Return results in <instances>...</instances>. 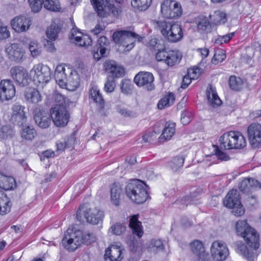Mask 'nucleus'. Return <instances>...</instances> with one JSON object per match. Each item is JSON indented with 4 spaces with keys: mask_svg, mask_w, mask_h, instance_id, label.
Instances as JSON below:
<instances>
[{
    "mask_svg": "<svg viewBox=\"0 0 261 261\" xmlns=\"http://www.w3.org/2000/svg\"><path fill=\"white\" fill-rule=\"evenodd\" d=\"M236 231L238 236L244 239L249 248L242 242L235 243L236 251L247 261H255L258 254L257 249L259 246V235L251 227L246 220H239L236 224Z\"/></svg>",
    "mask_w": 261,
    "mask_h": 261,
    "instance_id": "obj_1",
    "label": "nucleus"
},
{
    "mask_svg": "<svg viewBox=\"0 0 261 261\" xmlns=\"http://www.w3.org/2000/svg\"><path fill=\"white\" fill-rule=\"evenodd\" d=\"M79 72H80L79 67L76 70H73L69 67L65 68L63 65H59L55 72L56 83L61 88L74 91L80 85Z\"/></svg>",
    "mask_w": 261,
    "mask_h": 261,
    "instance_id": "obj_2",
    "label": "nucleus"
},
{
    "mask_svg": "<svg viewBox=\"0 0 261 261\" xmlns=\"http://www.w3.org/2000/svg\"><path fill=\"white\" fill-rule=\"evenodd\" d=\"M95 237L93 233L81 230L73 231L68 228L62 239L63 246L70 251H74L81 244H91L95 242Z\"/></svg>",
    "mask_w": 261,
    "mask_h": 261,
    "instance_id": "obj_3",
    "label": "nucleus"
},
{
    "mask_svg": "<svg viewBox=\"0 0 261 261\" xmlns=\"http://www.w3.org/2000/svg\"><path fill=\"white\" fill-rule=\"evenodd\" d=\"M97 15L101 18L110 15L117 17L122 11V0H116L115 3H111L108 0H90Z\"/></svg>",
    "mask_w": 261,
    "mask_h": 261,
    "instance_id": "obj_4",
    "label": "nucleus"
},
{
    "mask_svg": "<svg viewBox=\"0 0 261 261\" xmlns=\"http://www.w3.org/2000/svg\"><path fill=\"white\" fill-rule=\"evenodd\" d=\"M142 39V37L135 33L127 30L117 31L113 35V39L119 45V49L124 53L129 51L134 47L136 40L141 41Z\"/></svg>",
    "mask_w": 261,
    "mask_h": 261,
    "instance_id": "obj_5",
    "label": "nucleus"
},
{
    "mask_svg": "<svg viewBox=\"0 0 261 261\" xmlns=\"http://www.w3.org/2000/svg\"><path fill=\"white\" fill-rule=\"evenodd\" d=\"M147 189L148 187L144 182L136 179L127 184L125 193L133 202L140 204L144 202L148 196Z\"/></svg>",
    "mask_w": 261,
    "mask_h": 261,
    "instance_id": "obj_6",
    "label": "nucleus"
},
{
    "mask_svg": "<svg viewBox=\"0 0 261 261\" xmlns=\"http://www.w3.org/2000/svg\"><path fill=\"white\" fill-rule=\"evenodd\" d=\"M220 147L224 149H242L246 146V140L241 133L229 131L219 138Z\"/></svg>",
    "mask_w": 261,
    "mask_h": 261,
    "instance_id": "obj_7",
    "label": "nucleus"
},
{
    "mask_svg": "<svg viewBox=\"0 0 261 261\" xmlns=\"http://www.w3.org/2000/svg\"><path fill=\"white\" fill-rule=\"evenodd\" d=\"M103 213L97 207L89 208L85 205H81L76 212V218L80 221L84 219L90 224L96 225L101 222Z\"/></svg>",
    "mask_w": 261,
    "mask_h": 261,
    "instance_id": "obj_8",
    "label": "nucleus"
},
{
    "mask_svg": "<svg viewBox=\"0 0 261 261\" xmlns=\"http://www.w3.org/2000/svg\"><path fill=\"white\" fill-rule=\"evenodd\" d=\"M51 75L50 68L46 65L40 63L34 65L29 73L30 77L33 81L35 84L42 86L50 81Z\"/></svg>",
    "mask_w": 261,
    "mask_h": 261,
    "instance_id": "obj_9",
    "label": "nucleus"
},
{
    "mask_svg": "<svg viewBox=\"0 0 261 261\" xmlns=\"http://www.w3.org/2000/svg\"><path fill=\"white\" fill-rule=\"evenodd\" d=\"M161 32L164 37L171 42L179 41L183 37L182 29L178 23L163 22L161 26Z\"/></svg>",
    "mask_w": 261,
    "mask_h": 261,
    "instance_id": "obj_10",
    "label": "nucleus"
},
{
    "mask_svg": "<svg viewBox=\"0 0 261 261\" xmlns=\"http://www.w3.org/2000/svg\"><path fill=\"white\" fill-rule=\"evenodd\" d=\"M224 204L226 207L232 208V213L236 216H241L245 213L237 190L232 189L228 192L224 200Z\"/></svg>",
    "mask_w": 261,
    "mask_h": 261,
    "instance_id": "obj_11",
    "label": "nucleus"
},
{
    "mask_svg": "<svg viewBox=\"0 0 261 261\" xmlns=\"http://www.w3.org/2000/svg\"><path fill=\"white\" fill-rule=\"evenodd\" d=\"M163 16L166 18H177L182 14L180 4L174 0H165L161 6Z\"/></svg>",
    "mask_w": 261,
    "mask_h": 261,
    "instance_id": "obj_12",
    "label": "nucleus"
},
{
    "mask_svg": "<svg viewBox=\"0 0 261 261\" xmlns=\"http://www.w3.org/2000/svg\"><path fill=\"white\" fill-rule=\"evenodd\" d=\"M50 113L56 126L63 127L67 125L70 115L64 106H55L50 109Z\"/></svg>",
    "mask_w": 261,
    "mask_h": 261,
    "instance_id": "obj_13",
    "label": "nucleus"
},
{
    "mask_svg": "<svg viewBox=\"0 0 261 261\" xmlns=\"http://www.w3.org/2000/svg\"><path fill=\"white\" fill-rule=\"evenodd\" d=\"M210 251L212 257L216 261L225 260L229 255L226 244L221 241H215L211 245Z\"/></svg>",
    "mask_w": 261,
    "mask_h": 261,
    "instance_id": "obj_14",
    "label": "nucleus"
},
{
    "mask_svg": "<svg viewBox=\"0 0 261 261\" xmlns=\"http://www.w3.org/2000/svg\"><path fill=\"white\" fill-rule=\"evenodd\" d=\"M30 6L34 12H38L42 8L44 4V8L46 9L57 12L61 9V5L58 0H28Z\"/></svg>",
    "mask_w": 261,
    "mask_h": 261,
    "instance_id": "obj_15",
    "label": "nucleus"
},
{
    "mask_svg": "<svg viewBox=\"0 0 261 261\" xmlns=\"http://www.w3.org/2000/svg\"><path fill=\"white\" fill-rule=\"evenodd\" d=\"M154 77L149 72L140 71L134 77L135 83L139 87H143L147 90H152L154 88Z\"/></svg>",
    "mask_w": 261,
    "mask_h": 261,
    "instance_id": "obj_16",
    "label": "nucleus"
},
{
    "mask_svg": "<svg viewBox=\"0 0 261 261\" xmlns=\"http://www.w3.org/2000/svg\"><path fill=\"white\" fill-rule=\"evenodd\" d=\"M32 24L30 18L24 16H17L10 21L12 29L16 33H20L28 31Z\"/></svg>",
    "mask_w": 261,
    "mask_h": 261,
    "instance_id": "obj_17",
    "label": "nucleus"
},
{
    "mask_svg": "<svg viewBox=\"0 0 261 261\" xmlns=\"http://www.w3.org/2000/svg\"><path fill=\"white\" fill-rule=\"evenodd\" d=\"M70 33V39L76 45L87 47L92 45V41L90 37L83 34L82 32L79 31L77 29L73 28Z\"/></svg>",
    "mask_w": 261,
    "mask_h": 261,
    "instance_id": "obj_18",
    "label": "nucleus"
},
{
    "mask_svg": "<svg viewBox=\"0 0 261 261\" xmlns=\"http://www.w3.org/2000/svg\"><path fill=\"white\" fill-rule=\"evenodd\" d=\"M248 136L250 144L253 147L261 145V125L257 123H253L248 127Z\"/></svg>",
    "mask_w": 261,
    "mask_h": 261,
    "instance_id": "obj_19",
    "label": "nucleus"
},
{
    "mask_svg": "<svg viewBox=\"0 0 261 261\" xmlns=\"http://www.w3.org/2000/svg\"><path fill=\"white\" fill-rule=\"evenodd\" d=\"M15 88L12 82L9 80H2L0 83V99L8 100L14 96Z\"/></svg>",
    "mask_w": 261,
    "mask_h": 261,
    "instance_id": "obj_20",
    "label": "nucleus"
},
{
    "mask_svg": "<svg viewBox=\"0 0 261 261\" xmlns=\"http://www.w3.org/2000/svg\"><path fill=\"white\" fill-rule=\"evenodd\" d=\"M6 52L10 60L16 62L21 61L25 54L21 45L15 43L8 45L6 48Z\"/></svg>",
    "mask_w": 261,
    "mask_h": 261,
    "instance_id": "obj_21",
    "label": "nucleus"
},
{
    "mask_svg": "<svg viewBox=\"0 0 261 261\" xmlns=\"http://www.w3.org/2000/svg\"><path fill=\"white\" fill-rule=\"evenodd\" d=\"M109 45V40L105 36L100 37L93 50V55L96 60H99L106 56Z\"/></svg>",
    "mask_w": 261,
    "mask_h": 261,
    "instance_id": "obj_22",
    "label": "nucleus"
},
{
    "mask_svg": "<svg viewBox=\"0 0 261 261\" xmlns=\"http://www.w3.org/2000/svg\"><path fill=\"white\" fill-rule=\"evenodd\" d=\"M12 77L18 84L24 85L27 83V80L30 77L27 70L21 66H16L10 70Z\"/></svg>",
    "mask_w": 261,
    "mask_h": 261,
    "instance_id": "obj_23",
    "label": "nucleus"
},
{
    "mask_svg": "<svg viewBox=\"0 0 261 261\" xmlns=\"http://www.w3.org/2000/svg\"><path fill=\"white\" fill-rule=\"evenodd\" d=\"M123 248L118 244H113L106 250L105 256L110 261H121L123 258Z\"/></svg>",
    "mask_w": 261,
    "mask_h": 261,
    "instance_id": "obj_24",
    "label": "nucleus"
},
{
    "mask_svg": "<svg viewBox=\"0 0 261 261\" xmlns=\"http://www.w3.org/2000/svg\"><path fill=\"white\" fill-rule=\"evenodd\" d=\"M50 113L45 110H40L35 113L34 119L36 124L41 128L48 127L51 123Z\"/></svg>",
    "mask_w": 261,
    "mask_h": 261,
    "instance_id": "obj_25",
    "label": "nucleus"
},
{
    "mask_svg": "<svg viewBox=\"0 0 261 261\" xmlns=\"http://www.w3.org/2000/svg\"><path fill=\"white\" fill-rule=\"evenodd\" d=\"M106 70L111 74L109 77H120L124 74L123 68L113 61H107L105 63Z\"/></svg>",
    "mask_w": 261,
    "mask_h": 261,
    "instance_id": "obj_26",
    "label": "nucleus"
},
{
    "mask_svg": "<svg viewBox=\"0 0 261 261\" xmlns=\"http://www.w3.org/2000/svg\"><path fill=\"white\" fill-rule=\"evenodd\" d=\"M24 107L16 103L12 108V120L18 125L22 124L25 121L26 116L24 111Z\"/></svg>",
    "mask_w": 261,
    "mask_h": 261,
    "instance_id": "obj_27",
    "label": "nucleus"
},
{
    "mask_svg": "<svg viewBox=\"0 0 261 261\" xmlns=\"http://www.w3.org/2000/svg\"><path fill=\"white\" fill-rule=\"evenodd\" d=\"M24 96L26 101L30 103L37 104L42 100V96L40 92L34 88H27Z\"/></svg>",
    "mask_w": 261,
    "mask_h": 261,
    "instance_id": "obj_28",
    "label": "nucleus"
},
{
    "mask_svg": "<svg viewBox=\"0 0 261 261\" xmlns=\"http://www.w3.org/2000/svg\"><path fill=\"white\" fill-rule=\"evenodd\" d=\"M89 95L90 98L97 105L99 109L104 107L105 101L97 86L94 85L91 87Z\"/></svg>",
    "mask_w": 261,
    "mask_h": 261,
    "instance_id": "obj_29",
    "label": "nucleus"
},
{
    "mask_svg": "<svg viewBox=\"0 0 261 261\" xmlns=\"http://www.w3.org/2000/svg\"><path fill=\"white\" fill-rule=\"evenodd\" d=\"M129 227L132 230L133 233L141 238L143 234L142 223L138 221V215L132 216L129 220Z\"/></svg>",
    "mask_w": 261,
    "mask_h": 261,
    "instance_id": "obj_30",
    "label": "nucleus"
},
{
    "mask_svg": "<svg viewBox=\"0 0 261 261\" xmlns=\"http://www.w3.org/2000/svg\"><path fill=\"white\" fill-rule=\"evenodd\" d=\"M212 23L215 25L224 24L227 20L226 12L222 10H217L210 16Z\"/></svg>",
    "mask_w": 261,
    "mask_h": 261,
    "instance_id": "obj_31",
    "label": "nucleus"
},
{
    "mask_svg": "<svg viewBox=\"0 0 261 261\" xmlns=\"http://www.w3.org/2000/svg\"><path fill=\"white\" fill-rule=\"evenodd\" d=\"M15 187L16 182L13 177L6 176L0 172V188L5 190H9Z\"/></svg>",
    "mask_w": 261,
    "mask_h": 261,
    "instance_id": "obj_32",
    "label": "nucleus"
},
{
    "mask_svg": "<svg viewBox=\"0 0 261 261\" xmlns=\"http://www.w3.org/2000/svg\"><path fill=\"white\" fill-rule=\"evenodd\" d=\"M206 95L210 105L213 107L220 106L222 101L218 96L215 89L212 86L207 88L206 90Z\"/></svg>",
    "mask_w": 261,
    "mask_h": 261,
    "instance_id": "obj_33",
    "label": "nucleus"
},
{
    "mask_svg": "<svg viewBox=\"0 0 261 261\" xmlns=\"http://www.w3.org/2000/svg\"><path fill=\"white\" fill-rule=\"evenodd\" d=\"M10 211V199L3 191L0 190V215H5Z\"/></svg>",
    "mask_w": 261,
    "mask_h": 261,
    "instance_id": "obj_34",
    "label": "nucleus"
},
{
    "mask_svg": "<svg viewBox=\"0 0 261 261\" xmlns=\"http://www.w3.org/2000/svg\"><path fill=\"white\" fill-rule=\"evenodd\" d=\"M175 132V124L173 122H167L166 123L165 127L163 131L160 139L161 141L164 139V140H170Z\"/></svg>",
    "mask_w": 261,
    "mask_h": 261,
    "instance_id": "obj_35",
    "label": "nucleus"
},
{
    "mask_svg": "<svg viewBox=\"0 0 261 261\" xmlns=\"http://www.w3.org/2000/svg\"><path fill=\"white\" fill-rule=\"evenodd\" d=\"M182 57L181 53L178 50H170L168 52L165 62L168 66H173L178 63Z\"/></svg>",
    "mask_w": 261,
    "mask_h": 261,
    "instance_id": "obj_36",
    "label": "nucleus"
},
{
    "mask_svg": "<svg viewBox=\"0 0 261 261\" xmlns=\"http://www.w3.org/2000/svg\"><path fill=\"white\" fill-rule=\"evenodd\" d=\"M122 193V189L118 184H114L112 186L111 190V201L116 205L119 204L120 196Z\"/></svg>",
    "mask_w": 261,
    "mask_h": 261,
    "instance_id": "obj_37",
    "label": "nucleus"
},
{
    "mask_svg": "<svg viewBox=\"0 0 261 261\" xmlns=\"http://www.w3.org/2000/svg\"><path fill=\"white\" fill-rule=\"evenodd\" d=\"M22 138L29 140H33L36 136V132L32 126H24L22 128L20 132Z\"/></svg>",
    "mask_w": 261,
    "mask_h": 261,
    "instance_id": "obj_38",
    "label": "nucleus"
},
{
    "mask_svg": "<svg viewBox=\"0 0 261 261\" xmlns=\"http://www.w3.org/2000/svg\"><path fill=\"white\" fill-rule=\"evenodd\" d=\"M61 28L60 24H56L55 22H53L46 30V34L47 38L51 40H56Z\"/></svg>",
    "mask_w": 261,
    "mask_h": 261,
    "instance_id": "obj_39",
    "label": "nucleus"
},
{
    "mask_svg": "<svg viewBox=\"0 0 261 261\" xmlns=\"http://www.w3.org/2000/svg\"><path fill=\"white\" fill-rule=\"evenodd\" d=\"M175 101V95L172 93H169L163 97L158 102V107L160 109L172 105Z\"/></svg>",
    "mask_w": 261,
    "mask_h": 261,
    "instance_id": "obj_40",
    "label": "nucleus"
},
{
    "mask_svg": "<svg viewBox=\"0 0 261 261\" xmlns=\"http://www.w3.org/2000/svg\"><path fill=\"white\" fill-rule=\"evenodd\" d=\"M184 161L182 156H176L169 163L168 166L172 171L176 172L182 167Z\"/></svg>",
    "mask_w": 261,
    "mask_h": 261,
    "instance_id": "obj_41",
    "label": "nucleus"
},
{
    "mask_svg": "<svg viewBox=\"0 0 261 261\" xmlns=\"http://www.w3.org/2000/svg\"><path fill=\"white\" fill-rule=\"evenodd\" d=\"M29 49L31 53V55L33 58H36L41 54V46L36 41H31L29 44Z\"/></svg>",
    "mask_w": 261,
    "mask_h": 261,
    "instance_id": "obj_42",
    "label": "nucleus"
},
{
    "mask_svg": "<svg viewBox=\"0 0 261 261\" xmlns=\"http://www.w3.org/2000/svg\"><path fill=\"white\" fill-rule=\"evenodd\" d=\"M152 0H133L132 6L139 11H145L151 4Z\"/></svg>",
    "mask_w": 261,
    "mask_h": 261,
    "instance_id": "obj_43",
    "label": "nucleus"
},
{
    "mask_svg": "<svg viewBox=\"0 0 261 261\" xmlns=\"http://www.w3.org/2000/svg\"><path fill=\"white\" fill-rule=\"evenodd\" d=\"M14 135V129L9 125H6L0 128V138L2 139L12 138Z\"/></svg>",
    "mask_w": 261,
    "mask_h": 261,
    "instance_id": "obj_44",
    "label": "nucleus"
},
{
    "mask_svg": "<svg viewBox=\"0 0 261 261\" xmlns=\"http://www.w3.org/2000/svg\"><path fill=\"white\" fill-rule=\"evenodd\" d=\"M126 229V226L120 223H116L113 224L109 229V231L116 236H120L123 234Z\"/></svg>",
    "mask_w": 261,
    "mask_h": 261,
    "instance_id": "obj_45",
    "label": "nucleus"
},
{
    "mask_svg": "<svg viewBox=\"0 0 261 261\" xmlns=\"http://www.w3.org/2000/svg\"><path fill=\"white\" fill-rule=\"evenodd\" d=\"M117 112L124 117H133L136 116V113L130 109L123 106H117Z\"/></svg>",
    "mask_w": 261,
    "mask_h": 261,
    "instance_id": "obj_46",
    "label": "nucleus"
},
{
    "mask_svg": "<svg viewBox=\"0 0 261 261\" xmlns=\"http://www.w3.org/2000/svg\"><path fill=\"white\" fill-rule=\"evenodd\" d=\"M133 85L130 80L128 79H123L120 84V88L121 92L124 94H129L132 93Z\"/></svg>",
    "mask_w": 261,
    "mask_h": 261,
    "instance_id": "obj_47",
    "label": "nucleus"
},
{
    "mask_svg": "<svg viewBox=\"0 0 261 261\" xmlns=\"http://www.w3.org/2000/svg\"><path fill=\"white\" fill-rule=\"evenodd\" d=\"M243 84L242 80L239 77H237L235 76H231L229 78V86L230 87L234 90H239Z\"/></svg>",
    "mask_w": 261,
    "mask_h": 261,
    "instance_id": "obj_48",
    "label": "nucleus"
},
{
    "mask_svg": "<svg viewBox=\"0 0 261 261\" xmlns=\"http://www.w3.org/2000/svg\"><path fill=\"white\" fill-rule=\"evenodd\" d=\"M190 246L191 250L195 255L205 249L202 242L198 240L193 241L191 243Z\"/></svg>",
    "mask_w": 261,
    "mask_h": 261,
    "instance_id": "obj_49",
    "label": "nucleus"
},
{
    "mask_svg": "<svg viewBox=\"0 0 261 261\" xmlns=\"http://www.w3.org/2000/svg\"><path fill=\"white\" fill-rule=\"evenodd\" d=\"M234 35V32H231L226 35L219 36L215 40V43L222 44L229 42Z\"/></svg>",
    "mask_w": 261,
    "mask_h": 261,
    "instance_id": "obj_50",
    "label": "nucleus"
},
{
    "mask_svg": "<svg viewBox=\"0 0 261 261\" xmlns=\"http://www.w3.org/2000/svg\"><path fill=\"white\" fill-rule=\"evenodd\" d=\"M115 87L114 79L113 77H108L105 85V90L107 92H112Z\"/></svg>",
    "mask_w": 261,
    "mask_h": 261,
    "instance_id": "obj_51",
    "label": "nucleus"
},
{
    "mask_svg": "<svg viewBox=\"0 0 261 261\" xmlns=\"http://www.w3.org/2000/svg\"><path fill=\"white\" fill-rule=\"evenodd\" d=\"M187 74L190 76V78L196 80L200 75L201 70L198 67H193L188 69Z\"/></svg>",
    "mask_w": 261,
    "mask_h": 261,
    "instance_id": "obj_52",
    "label": "nucleus"
},
{
    "mask_svg": "<svg viewBox=\"0 0 261 261\" xmlns=\"http://www.w3.org/2000/svg\"><path fill=\"white\" fill-rule=\"evenodd\" d=\"M192 114L188 111H185L181 114L180 120L184 125L188 124L191 120Z\"/></svg>",
    "mask_w": 261,
    "mask_h": 261,
    "instance_id": "obj_53",
    "label": "nucleus"
},
{
    "mask_svg": "<svg viewBox=\"0 0 261 261\" xmlns=\"http://www.w3.org/2000/svg\"><path fill=\"white\" fill-rule=\"evenodd\" d=\"M11 34L8 27L4 24L0 27V39L4 40L10 37Z\"/></svg>",
    "mask_w": 261,
    "mask_h": 261,
    "instance_id": "obj_54",
    "label": "nucleus"
},
{
    "mask_svg": "<svg viewBox=\"0 0 261 261\" xmlns=\"http://www.w3.org/2000/svg\"><path fill=\"white\" fill-rule=\"evenodd\" d=\"M196 255L197 261H210L211 258L209 254L205 252V249Z\"/></svg>",
    "mask_w": 261,
    "mask_h": 261,
    "instance_id": "obj_55",
    "label": "nucleus"
},
{
    "mask_svg": "<svg viewBox=\"0 0 261 261\" xmlns=\"http://www.w3.org/2000/svg\"><path fill=\"white\" fill-rule=\"evenodd\" d=\"M249 182L248 178L244 179L239 184L240 190L244 192H248L250 188Z\"/></svg>",
    "mask_w": 261,
    "mask_h": 261,
    "instance_id": "obj_56",
    "label": "nucleus"
},
{
    "mask_svg": "<svg viewBox=\"0 0 261 261\" xmlns=\"http://www.w3.org/2000/svg\"><path fill=\"white\" fill-rule=\"evenodd\" d=\"M168 52L164 49L159 50L155 55V58L158 61H164L165 63L167 59Z\"/></svg>",
    "mask_w": 261,
    "mask_h": 261,
    "instance_id": "obj_57",
    "label": "nucleus"
},
{
    "mask_svg": "<svg viewBox=\"0 0 261 261\" xmlns=\"http://www.w3.org/2000/svg\"><path fill=\"white\" fill-rule=\"evenodd\" d=\"M54 98L56 102L59 103V105L56 106H64L63 103H65L64 97L61 94L55 92L54 94Z\"/></svg>",
    "mask_w": 261,
    "mask_h": 261,
    "instance_id": "obj_58",
    "label": "nucleus"
},
{
    "mask_svg": "<svg viewBox=\"0 0 261 261\" xmlns=\"http://www.w3.org/2000/svg\"><path fill=\"white\" fill-rule=\"evenodd\" d=\"M225 55L222 53H216L214 55L212 62L214 64H217L219 62H222L225 59Z\"/></svg>",
    "mask_w": 261,
    "mask_h": 261,
    "instance_id": "obj_59",
    "label": "nucleus"
},
{
    "mask_svg": "<svg viewBox=\"0 0 261 261\" xmlns=\"http://www.w3.org/2000/svg\"><path fill=\"white\" fill-rule=\"evenodd\" d=\"M151 247L155 248L158 250H162L164 248L163 243L160 240H152L151 241Z\"/></svg>",
    "mask_w": 261,
    "mask_h": 261,
    "instance_id": "obj_60",
    "label": "nucleus"
},
{
    "mask_svg": "<svg viewBox=\"0 0 261 261\" xmlns=\"http://www.w3.org/2000/svg\"><path fill=\"white\" fill-rule=\"evenodd\" d=\"M209 25V22L205 20L202 19L200 20L197 24V28L199 31H205Z\"/></svg>",
    "mask_w": 261,
    "mask_h": 261,
    "instance_id": "obj_61",
    "label": "nucleus"
},
{
    "mask_svg": "<svg viewBox=\"0 0 261 261\" xmlns=\"http://www.w3.org/2000/svg\"><path fill=\"white\" fill-rule=\"evenodd\" d=\"M193 79L190 78V76L188 74L187 75H185L182 80L181 88L184 89L186 88L191 83V81Z\"/></svg>",
    "mask_w": 261,
    "mask_h": 261,
    "instance_id": "obj_62",
    "label": "nucleus"
},
{
    "mask_svg": "<svg viewBox=\"0 0 261 261\" xmlns=\"http://www.w3.org/2000/svg\"><path fill=\"white\" fill-rule=\"evenodd\" d=\"M216 154L218 158L221 160L227 161L229 160V156L225 153L219 150L218 149H217L216 150Z\"/></svg>",
    "mask_w": 261,
    "mask_h": 261,
    "instance_id": "obj_63",
    "label": "nucleus"
},
{
    "mask_svg": "<svg viewBox=\"0 0 261 261\" xmlns=\"http://www.w3.org/2000/svg\"><path fill=\"white\" fill-rule=\"evenodd\" d=\"M129 247L131 251L136 252L139 247V242L137 240H132L129 245Z\"/></svg>",
    "mask_w": 261,
    "mask_h": 261,
    "instance_id": "obj_64",
    "label": "nucleus"
}]
</instances>
